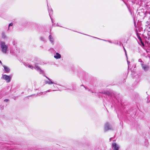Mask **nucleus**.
<instances>
[{"label": "nucleus", "instance_id": "f257e3e1", "mask_svg": "<svg viewBox=\"0 0 150 150\" xmlns=\"http://www.w3.org/2000/svg\"><path fill=\"white\" fill-rule=\"evenodd\" d=\"M1 46L2 52L4 53H6L8 49V45H6L5 42H1Z\"/></svg>", "mask_w": 150, "mask_h": 150}, {"label": "nucleus", "instance_id": "f03ea898", "mask_svg": "<svg viewBox=\"0 0 150 150\" xmlns=\"http://www.w3.org/2000/svg\"><path fill=\"white\" fill-rule=\"evenodd\" d=\"M1 78L5 80L8 83L10 81L11 77L10 76L4 74L2 75Z\"/></svg>", "mask_w": 150, "mask_h": 150}, {"label": "nucleus", "instance_id": "7ed1b4c3", "mask_svg": "<svg viewBox=\"0 0 150 150\" xmlns=\"http://www.w3.org/2000/svg\"><path fill=\"white\" fill-rule=\"evenodd\" d=\"M112 147L113 150H119L120 148V146L115 142L112 143Z\"/></svg>", "mask_w": 150, "mask_h": 150}, {"label": "nucleus", "instance_id": "20e7f679", "mask_svg": "<svg viewBox=\"0 0 150 150\" xmlns=\"http://www.w3.org/2000/svg\"><path fill=\"white\" fill-rule=\"evenodd\" d=\"M46 78L48 79V81H45V83L46 84H53V86H55L57 85V84L56 83H55L54 82L52 81L49 78H48L47 77H46Z\"/></svg>", "mask_w": 150, "mask_h": 150}, {"label": "nucleus", "instance_id": "39448f33", "mask_svg": "<svg viewBox=\"0 0 150 150\" xmlns=\"http://www.w3.org/2000/svg\"><path fill=\"white\" fill-rule=\"evenodd\" d=\"M111 129V127L108 123H107L105 124L104 126V130L105 131H108Z\"/></svg>", "mask_w": 150, "mask_h": 150}, {"label": "nucleus", "instance_id": "423d86ee", "mask_svg": "<svg viewBox=\"0 0 150 150\" xmlns=\"http://www.w3.org/2000/svg\"><path fill=\"white\" fill-rule=\"evenodd\" d=\"M61 57V54L58 52L56 53L54 56V58L57 59H60Z\"/></svg>", "mask_w": 150, "mask_h": 150}, {"label": "nucleus", "instance_id": "0eeeda50", "mask_svg": "<svg viewBox=\"0 0 150 150\" xmlns=\"http://www.w3.org/2000/svg\"><path fill=\"white\" fill-rule=\"evenodd\" d=\"M35 68L39 72H40V73H41L43 72L38 67L37 64L35 65Z\"/></svg>", "mask_w": 150, "mask_h": 150}, {"label": "nucleus", "instance_id": "6e6552de", "mask_svg": "<svg viewBox=\"0 0 150 150\" xmlns=\"http://www.w3.org/2000/svg\"><path fill=\"white\" fill-rule=\"evenodd\" d=\"M142 66L143 69L145 71H147L149 69V67L146 65H144L143 64H142Z\"/></svg>", "mask_w": 150, "mask_h": 150}, {"label": "nucleus", "instance_id": "1a4fd4ad", "mask_svg": "<svg viewBox=\"0 0 150 150\" xmlns=\"http://www.w3.org/2000/svg\"><path fill=\"white\" fill-rule=\"evenodd\" d=\"M4 69L5 70V73H8L10 71V69L9 68L6 66H4Z\"/></svg>", "mask_w": 150, "mask_h": 150}, {"label": "nucleus", "instance_id": "9d476101", "mask_svg": "<svg viewBox=\"0 0 150 150\" xmlns=\"http://www.w3.org/2000/svg\"><path fill=\"white\" fill-rule=\"evenodd\" d=\"M49 38L50 41L52 42L53 41V38H52V36L51 35H50L49 37Z\"/></svg>", "mask_w": 150, "mask_h": 150}, {"label": "nucleus", "instance_id": "9b49d317", "mask_svg": "<svg viewBox=\"0 0 150 150\" xmlns=\"http://www.w3.org/2000/svg\"><path fill=\"white\" fill-rule=\"evenodd\" d=\"M28 67L29 68H30L31 69H33V67L32 66H30V65H29L28 66Z\"/></svg>", "mask_w": 150, "mask_h": 150}, {"label": "nucleus", "instance_id": "f8f14e48", "mask_svg": "<svg viewBox=\"0 0 150 150\" xmlns=\"http://www.w3.org/2000/svg\"><path fill=\"white\" fill-rule=\"evenodd\" d=\"M13 25V23H10L9 25V27L10 26H12Z\"/></svg>", "mask_w": 150, "mask_h": 150}, {"label": "nucleus", "instance_id": "ddd939ff", "mask_svg": "<svg viewBox=\"0 0 150 150\" xmlns=\"http://www.w3.org/2000/svg\"><path fill=\"white\" fill-rule=\"evenodd\" d=\"M125 54H126V57H127V54H126V50H125Z\"/></svg>", "mask_w": 150, "mask_h": 150}, {"label": "nucleus", "instance_id": "4468645a", "mask_svg": "<svg viewBox=\"0 0 150 150\" xmlns=\"http://www.w3.org/2000/svg\"><path fill=\"white\" fill-rule=\"evenodd\" d=\"M47 92H49V91H45V92L46 93Z\"/></svg>", "mask_w": 150, "mask_h": 150}, {"label": "nucleus", "instance_id": "2eb2a0df", "mask_svg": "<svg viewBox=\"0 0 150 150\" xmlns=\"http://www.w3.org/2000/svg\"><path fill=\"white\" fill-rule=\"evenodd\" d=\"M127 62H128V64H129V61H127Z\"/></svg>", "mask_w": 150, "mask_h": 150}, {"label": "nucleus", "instance_id": "dca6fc26", "mask_svg": "<svg viewBox=\"0 0 150 150\" xmlns=\"http://www.w3.org/2000/svg\"><path fill=\"white\" fill-rule=\"evenodd\" d=\"M5 100V101H8V100H7L6 99V100Z\"/></svg>", "mask_w": 150, "mask_h": 150}, {"label": "nucleus", "instance_id": "f3484780", "mask_svg": "<svg viewBox=\"0 0 150 150\" xmlns=\"http://www.w3.org/2000/svg\"><path fill=\"white\" fill-rule=\"evenodd\" d=\"M0 63H1V62L0 60Z\"/></svg>", "mask_w": 150, "mask_h": 150}]
</instances>
